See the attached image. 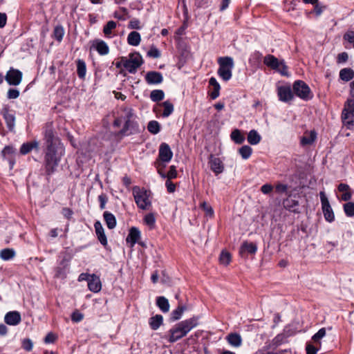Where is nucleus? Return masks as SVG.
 Returning a JSON list of instances; mask_svg holds the SVG:
<instances>
[{
	"label": "nucleus",
	"instance_id": "nucleus-21",
	"mask_svg": "<svg viewBox=\"0 0 354 354\" xmlns=\"http://www.w3.org/2000/svg\"><path fill=\"white\" fill-rule=\"evenodd\" d=\"M225 339L230 346L235 348L240 347L243 342L241 336L237 333H229L226 336Z\"/></svg>",
	"mask_w": 354,
	"mask_h": 354
},
{
	"label": "nucleus",
	"instance_id": "nucleus-48",
	"mask_svg": "<svg viewBox=\"0 0 354 354\" xmlns=\"http://www.w3.org/2000/svg\"><path fill=\"white\" fill-rule=\"evenodd\" d=\"M185 307L184 306H178V308L173 310L171 313V319L174 321L179 319L182 315L183 312L185 310Z\"/></svg>",
	"mask_w": 354,
	"mask_h": 354
},
{
	"label": "nucleus",
	"instance_id": "nucleus-45",
	"mask_svg": "<svg viewBox=\"0 0 354 354\" xmlns=\"http://www.w3.org/2000/svg\"><path fill=\"white\" fill-rule=\"evenodd\" d=\"M239 151L241 157L243 159L246 160L249 158L250 156H251L252 149L248 145H244L239 149Z\"/></svg>",
	"mask_w": 354,
	"mask_h": 354
},
{
	"label": "nucleus",
	"instance_id": "nucleus-60",
	"mask_svg": "<svg viewBox=\"0 0 354 354\" xmlns=\"http://www.w3.org/2000/svg\"><path fill=\"white\" fill-rule=\"evenodd\" d=\"M273 189V186L270 184H265L261 187V191L264 194H269Z\"/></svg>",
	"mask_w": 354,
	"mask_h": 354
},
{
	"label": "nucleus",
	"instance_id": "nucleus-56",
	"mask_svg": "<svg viewBox=\"0 0 354 354\" xmlns=\"http://www.w3.org/2000/svg\"><path fill=\"white\" fill-rule=\"evenodd\" d=\"M177 177V171L176 167L174 165H171L169 167V170L167 174V178L168 179H174Z\"/></svg>",
	"mask_w": 354,
	"mask_h": 354
},
{
	"label": "nucleus",
	"instance_id": "nucleus-30",
	"mask_svg": "<svg viewBox=\"0 0 354 354\" xmlns=\"http://www.w3.org/2000/svg\"><path fill=\"white\" fill-rule=\"evenodd\" d=\"M39 147V142L37 141H33L30 142L24 143L20 148V153L23 155H26L30 152L33 149H37Z\"/></svg>",
	"mask_w": 354,
	"mask_h": 354
},
{
	"label": "nucleus",
	"instance_id": "nucleus-59",
	"mask_svg": "<svg viewBox=\"0 0 354 354\" xmlns=\"http://www.w3.org/2000/svg\"><path fill=\"white\" fill-rule=\"evenodd\" d=\"M165 185L168 192L173 193L175 192L176 185L171 181V179L167 178L165 183Z\"/></svg>",
	"mask_w": 354,
	"mask_h": 354
},
{
	"label": "nucleus",
	"instance_id": "nucleus-26",
	"mask_svg": "<svg viewBox=\"0 0 354 354\" xmlns=\"http://www.w3.org/2000/svg\"><path fill=\"white\" fill-rule=\"evenodd\" d=\"M338 191L342 192L341 198L344 201H349L352 197V191L347 184L340 183L338 186Z\"/></svg>",
	"mask_w": 354,
	"mask_h": 354
},
{
	"label": "nucleus",
	"instance_id": "nucleus-54",
	"mask_svg": "<svg viewBox=\"0 0 354 354\" xmlns=\"http://www.w3.org/2000/svg\"><path fill=\"white\" fill-rule=\"evenodd\" d=\"M147 56L153 58H159L160 57V52L156 47L152 46L147 52Z\"/></svg>",
	"mask_w": 354,
	"mask_h": 354
},
{
	"label": "nucleus",
	"instance_id": "nucleus-5",
	"mask_svg": "<svg viewBox=\"0 0 354 354\" xmlns=\"http://www.w3.org/2000/svg\"><path fill=\"white\" fill-rule=\"evenodd\" d=\"M342 120L348 129L354 128V100L348 99L342 113Z\"/></svg>",
	"mask_w": 354,
	"mask_h": 354
},
{
	"label": "nucleus",
	"instance_id": "nucleus-23",
	"mask_svg": "<svg viewBox=\"0 0 354 354\" xmlns=\"http://www.w3.org/2000/svg\"><path fill=\"white\" fill-rule=\"evenodd\" d=\"M95 233L97 236L98 240L103 245H107L106 236L104 232V228L100 221H96L94 224Z\"/></svg>",
	"mask_w": 354,
	"mask_h": 354
},
{
	"label": "nucleus",
	"instance_id": "nucleus-42",
	"mask_svg": "<svg viewBox=\"0 0 354 354\" xmlns=\"http://www.w3.org/2000/svg\"><path fill=\"white\" fill-rule=\"evenodd\" d=\"M116 23L113 21H109L103 28V32L106 36L110 37L112 30L116 28Z\"/></svg>",
	"mask_w": 354,
	"mask_h": 354
},
{
	"label": "nucleus",
	"instance_id": "nucleus-25",
	"mask_svg": "<svg viewBox=\"0 0 354 354\" xmlns=\"http://www.w3.org/2000/svg\"><path fill=\"white\" fill-rule=\"evenodd\" d=\"M209 86L212 87V91L209 93V96L212 100H215L219 96L221 89L220 84L215 77H211L209 80Z\"/></svg>",
	"mask_w": 354,
	"mask_h": 354
},
{
	"label": "nucleus",
	"instance_id": "nucleus-15",
	"mask_svg": "<svg viewBox=\"0 0 354 354\" xmlns=\"http://www.w3.org/2000/svg\"><path fill=\"white\" fill-rule=\"evenodd\" d=\"M21 321V314L16 310L7 313L4 317V322L10 326H17Z\"/></svg>",
	"mask_w": 354,
	"mask_h": 354
},
{
	"label": "nucleus",
	"instance_id": "nucleus-55",
	"mask_svg": "<svg viewBox=\"0 0 354 354\" xmlns=\"http://www.w3.org/2000/svg\"><path fill=\"white\" fill-rule=\"evenodd\" d=\"M33 344L30 339H24L22 341V348L26 351H30L32 349Z\"/></svg>",
	"mask_w": 354,
	"mask_h": 354
},
{
	"label": "nucleus",
	"instance_id": "nucleus-18",
	"mask_svg": "<svg viewBox=\"0 0 354 354\" xmlns=\"http://www.w3.org/2000/svg\"><path fill=\"white\" fill-rule=\"evenodd\" d=\"M88 288L93 292H98L102 289L100 279L95 274L91 275L88 281Z\"/></svg>",
	"mask_w": 354,
	"mask_h": 354
},
{
	"label": "nucleus",
	"instance_id": "nucleus-49",
	"mask_svg": "<svg viewBox=\"0 0 354 354\" xmlns=\"http://www.w3.org/2000/svg\"><path fill=\"white\" fill-rule=\"evenodd\" d=\"M344 210L346 216H354V203L348 202L344 205Z\"/></svg>",
	"mask_w": 354,
	"mask_h": 354
},
{
	"label": "nucleus",
	"instance_id": "nucleus-28",
	"mask_svg": "<svg viewBox=\"0 0 354 354\" xmlns=\"http://www.w3.org/2000/svg\"><path fill=\"white\" fill-rule=\"evenodd\" d=\"M141 41V36L138 32L132 31L127 37V42L130 46H137Z\"/></svg>",
	"mask_w": 354,
	"mask_h": 354
},
{
	"label": "nucleus",
	"instance_id": "nucleus-17",
	"mask_svg": "<svg viewBox=\"0 0 354 354\" xmlns=\"http://www.w3.org/2000/svg\"><path fill=\"white\" fill-rule=\"evenodd\" d=\"M1 113L6 121L8 129L10 131H12L15 124V115L13 111L9 110L8 109H3Z\"/></svg>",
	"mask_w": 354,
	"mask_h": 354
},
{
	"label": "nucleus",
	"instance_id": "nucleus-29",
	"mask_svg": "<svg viewBox=\"0 0 354 354\" xmlns=\"http://www.w3.org/2000/svg\"><path fill=\"white\" fill-rule=\"evenodd\" d=\"M317 138V134L314 131L309 133H306L301 138V145L302 146L311 145L315 142Z\"/></svg>",
	"mask_w": 354,
	"mask_h": 354
},
{
	"label": "nucleus",
	"instance_id": "nucleus-13",
	"mask_svg": "<svg viewBox=\"0 0 354 354\" xmlns=\"http://www.w3.org/2000/svg\"><path fill=\"white\" fill-rule=\"evenodd\" d=\"M173 153L169 146L166 143H162L159 149L158 158L162 162H169L172 158Z\"/></svg>",
	"mask_w": 354,
	"mask_h": 354
},
{
	"label": "nucleus",
	"instance_id": "nucleus-16",
	"mask_svg": "<svg viewBox=\"0 0 354 354\" xmlns=\"http://www.w3.org/2000/svg\"><path fill=\"white\" fill-rule=\"evenodd\" d=\"M138 131V124L135 119L124 121V125L121 130L120 133L122 135L133 134Z\"/></svg>",
	"mask_w": 354,
	"mask_h": 354
},
{
	"label": "nucleus",
	"instance_id": "nucleus-64",
	"mask_svg": "<svg viewBox=\"0 0 354 354\" xmlns=\"http://www.w3.org/2000/svg\"><path fill=\"white\" fill-rule=\"evenodd\" d=\"M55 339L56 336L53 333H50L45 337L44 342L46 344H50L53 343L55 341Z\"/></svg>",
	"mask_w": 354,
	"mask_h": 354
},
{
	"label": "nucleus",
	"instance_id": "nucleus-14",
	"mask_svg": "<svg viewBox=\"0 0 354 354\" xmlns=\"http://www.w3.org/2000/svg\"><path fill=\"white\" fill-rule=\"evenodd\" d=\"M209 165L212 171L216 175L222 173L224 170V165L221 160L214 156L213 155H211L209 157Z\"/></svg>",
	"mask_w": 354,
	"mask_h": 354
},
{
	"label": "nucleus",
	"instance_id": "nucleus-20",
	"mask_svg": "<svg viewBox=\"0 0 354 354\" xmlns=\"http://www.w3.org/2000/svg\"><path fill=\"white\" fill-rule=\"evenodd\" d=\"M145 81L149 84H158L163 81V77L159 72L149 71L145 75Z\"/></svg>",
	"mask_w": 354,
	"mask_h": 354
},
{
	"label": "nucleus",
	"instance_id": "nucleus-44",
	"mask_svg": "<svg viewBox=\"0 0 354 354\" xmlns=\"http://www.w3.org/2000/svg\"><path fill=\"white\" fill-rule=\"evenodd\" d=\"M165 93L162 90H153L151 92L150 98L153 102H159L163 100Z\"/></svg>",
	"mask_w": 354,
	"mask_h": 354
},
{
	"label": "nucleus",
	"instance_id": "nucleus-9",
	"mask_svg": "<svg viewBox=\"0 0 354 354\" xmlns=\"http://www.w3.org/2000/svg\"><path fill=\"white\" fill-rule=\"evenodd\" d=\"M45 145L46 146H54L62 145L58 138L55 136L53 124L46 123L44 129Z\"/></svg>",
	"mask_w": 354,
	"mask_h": 354
},
{
	"label": "nucleus",
	"instance_id": "nucleus-6",
	"mask_svg": "<svg viewBox=\"0 0 354 354\" xmlns=\"http://www.w3.org/2000/svg\"><path fill=\"white\" fill-rule=\"evenodd\" d=\"M133 194L135 198L136 203L142 209H148L151 205V201L149 198V194L145 189H141L138 187L133 188Z\"/></svg>",
	"mask_w": 354,
	"mask_h": 354
},
{
	"label": "nucleus",
	"instance_id": "nucleus-63",
	"mask_svg": "<svg viewBox=\"0 0 354 354\" xmlns=\"http://www.w3.org/2000/svg\"><path fill=\"white\" fill-rule=\"evenodd\" d=\"M348 55L347 53L343 52L338 55L337 62H339V63L346 62L348 60Z\"/></svg>",
	"mask_w": 354,
	"mask_h": 354
},
{
	"label": "nucleus",
	"instance_id": "nucleus-22",
	"mask_svg": "<svg viewBox=\"0 0 354 354\" xmlns=\"http://www.w3.org/2000/svg\"><path fill=\"white\" fill-rule=\"evenodd\" d=\"M140 238V230L135 227H132L126 239V241L127 243H130V246L133 247L134 245L138 242L139 239Z\"/></svg>",
	"mask_w": 354,
	"mask_h": 354
},
{
	"label": "nucleus",
	"instance_id": "nucleus-2",
	"mask_svg": "<svg viewBox=\"0 0 354 354\" xmlns=\"http://www.w3.org/2000/svg\"><path fill=\"white\" fill-rule=\"evenodd\" d=\"M197 325L198 318L196 317H193L178 323L169 330V342L170 343H174L183 338Z\"/></svg>",
	"mask_w": 354,
	"mask_h": 354
},
{
	"label": "nucleus",
	"instance_id": "nucleus-47",
	"mask_svg": "<svg viewBox=\"0 0 354 354\" xmlns=\"http://www.w3.org/2000/svg\"><path fill=\"white\" fill-rule=\"evenodd\" d=\"M64 35V30L62 26H57L54 28L53 37L57 41H61L63 39Z\"/></svg>",
	"mask_w": 354,
	"mask_h": 354
},
{
	"label": "nucleus",
	"instance_id": "nucleus-11",
	"mask_svg": "<svg viewBox=\"0 0 354 354\" xmlns=\"http://www.w3.org/2000/svg\"><path fill=\"white\" fill-rule=\"evenodd\" d=\"M277 95L279 100L283 102H289L294 98V94L290 86H279Z\"/></svg>",
	"mask_w": 354,
	"mask_h": 354
},
{
	"label": "nucleus",
	"instance_id": "nucleus-37",
	"mask_svg": "<svg viewBox=\"0 0 354 354\" xmlns=\"http://www.w3.org/2000/svg\"><path fill=\"white\" fill-rule=\"evenodd\" d=\"M156 304L163 313H167L169 310V301L164 297H158L156 299Z\"/></svg>",
	"mask_w": 354,
	"mask_h": 354
},
{
	"label": "nucleus",
	"instance_id": "nucleus-12",
	"mask_svg": "<svg viewBox=\"0 0 354 354\" xmlns=\"http://www.w3.org/2000/svg\"><path fill=\"white\" fill-rule=\"evenodd\" d=\"M22 79V73L17 69H10L6 75V80L10 85H19Z\"/></svg>",
	"mask_w": 354,
	"mask_h": 354
},
{
	"label": "nucleus",
	"instance_id": "nucleus-57",
	"mask_svg": "<svg viewBox=\"0 0 354 354\" xmlns=\"http://www.w3.org/2000/svg\"><path fill=\"white\" fill-rule=\"evenodd\" d=\"M128 28L130 29H140V21L137 19H133L130 21Z\"/></svg>",
	"mask_w": 354,
	"mask_h": 354
},
{
	"label": "nucleus",
	"instance_id": "nucleus-40",
	"mask_svg": "<svg viewBox=\"0 0 354 354\" xmlns=\"http://www.w3.org/2000/svg\"><path fill=\"white\" fill-rule=\"evenodd\" d=\"M231 139L236 144H241L243 142L245 138L241 134L239 129L234 130L230 135Z\"/></svg>",
	"mask_w": 354,
	"mask_h": 354
},
{
	"label": "nucleus",
	"instance_id": "nucleus-24",
	"mask_svg": "<svg viewBox=\"0 0 354 354\" xmlns=\"http://www.w3.org/2000/svg\"><path fill=\"white\" fill-rule=\"evenodd\" d=\"M93 47L96 49L97 53L101 55H107L109 52V48L105 41L100 39H96L93 41Z\"/></svg>",
	"mask_w": 354,
	"mask_h": 354
},
{
	"label": "nucleus",
	"instance_id": "nucleus-51",
	"mask_svg": "<svg viewBox=\"0 0 354 354\" xmlns=\"http://www.w3.org/2000/svg\"><path fill=\"white\" fill-rule=\"evenodd\" d=\"M220 262L223 265H228L231 261V255L228 252L223 251L220 255Z\"/></svg>",
	"mask_w": 354,
	"mask_h": 354
},
{
	"label": "nucleus",
	"instance_id": "nucleus-50",
	"mask_svg": "<svg viewBox=\"0 0 354 354\" xmlns=\"http://www.w3.org/2000/svg\"><path fill=\"white\" fill-rule=\"evenodd\" d=\"M326 335V329L324 328H322L318 330L317 333H316L312 337L313 340L317 343L319 344V346L321 345V342L319 340L324 337Z\"/></svg>",
	"mask_w": 354,
	"mask_h": 354
},
{
	"label": "nucleus",
	"instance_id": "nucleus-32",
	"mask_svg": "<svg viewBox=\"0 0 354 354\" xmlns=\"http://www.w3.org/2000/svg\"><path fill=\"white\" fill-rule=\"evenodd\" d=\"M162 316L161 315H156L149 319V324L151 329L157 330L162 324Z\"/></svg>",
	"mask_w": 354,
	"mask_h": 354
},
{
	"label": "nucleus",
	"instance_id": "nucleus-33",
	"mask_svg": "<svg viewBox=\"0 0 354 354\" xmlns=\"http://www.w3.org/2000/svg\"><path fill=\"white\" fill-rule=\"evenodd\" d=\"M120 118L124 121L136 119L134 111L131 107H124L121 110Z\"/></svg>",
	"mask_w": 354,
	"mask_h": 354
},
{
	"label": "nucleus",
	"instance_id": "nucleus-27",
	"mask_svg": "<svg viewBox=\"0 0 354 354\" xmlns=\"http://www.w3.org/2000/svg\"><path fill=\"white\" fill-rule=\"evenodd\" d=\"M283 204L284 207L286 209H288L290 212H295V213L299 212V210L298 208L299 203L297 201L287 198L283 201Z\"/></svg>",
	"mask_w": 354,
	"mask_h": 354
},
{
	"label": "nucleus",
	"instance_id": "nucleus-61",
	"mask_svg": "<svg viewBox=\"0 0 354 354\" xmlns=\"http://www.w3.org/2000/svg\"><path fill=\"white\" fill-rule=\"evenodd\" d=\"M306 350L307 354H317L318 348L310 344H307Z\"/></svg>",
	"mask_w": 354,
	"mask_h": 354
},
{
	"label": "nucleus",
	"instance_id": "nucleus-53",
	"mask_svg": "<svg viewBox=\"0 0 354 354\" xmlns=\"http://www.w3.org/2000/svg\"><path fill=\"white\" fill-rule=\"evenodd\" d=\"M201 207L203 209V211L205 212L206 215L212 216L214 215V210L211 205H209L206 202H203L201 204Z\"/></svg>",
	"mask_w": 354,
	"mask_h": 354
},
{
	"label": "nucleus",
	"instance_id": "nucleus-39",
	"mask_svg": "<svg viewBox=\"0 0 354 354\" xmlns=\"http://www.w3.org/2000/svg\"><path fill=\"white\" fill-rule=\"evenodd\" d=\"M164 108L162 116L167 118L174 111V105L169 101H165L160 104Z\"/></svg>",
	"mask_w": 354,
	"mask_h": 354
},
{
	"label": "nucleus",
	"instance_id": "nucleus-19",
	"mask_svg": "<svg viewBox=\"0 0 354 354\" xmlns=\"http://www.w3.org/2000/svg\"><path fill=\"white\" fill-rule=\"evenodd\" d=\"M257 250V246L254 243L244 241L239 250L241 257H245L247 254H254Z\"/></svg>",
	"mask_w": 354,
	"mask_h": 354
},
{
	"label": "nucleus",
	"instance_id": "nucleus-34",
	"mask_svg": "<svg viewBox=\"0 0 354 354\" xmlns=\"http://www.w3.org/2000/svg\"><path fill=\"white\" fill-rule=\"evenodd\" d=\"M339 77L345 82H348L354 77V71L349 68H345L340 71Z\"/></svg>",
	"mask_w": 354,
	"mask_h": 354
},
{
	"label": "nucleus",
	"instance_id": "nucleus-3",
	"mask_svg": "<svg viewBox=\"0 0 354 354\" xmlns=\"http://www.w3.org/2000/svg\"><path fill=\"white\" fill-rule=\"evenodd\" d=\"M219 65L218 75L223 81H228L232 78V69L234 64V60L230 57H221L218 59Z\"/></svg>",
	"mask_w": 354,
	"mask_h": 354
},
{
	"label": "nucleus",
	"instance_id": "nucleus-46",
	"mask_svg": "<svg viewBox=\"0 0 354 354\" xmlns=\"http://www.w3.org/2000/svg\"><path fill=\"white\" fill-rule=\"evenodd\" d=\"M147 129L150 133H151L153 134H157L160 131V124L157 121H155V120L150 121L148 123Z\"/></svg>",
	"mask_w": 354,
	"mask_h": 354
},
{
	"label": "nucleus",
	"instance_id": "nucleus-58",
	"mask_svg": "<svg viewBox=\"0 0 354 354\" xmlns=\"http://www.w3.org/2000/svg\"><path fill=\"white\" fill-rule=\"evenodd\" d=\"M19 95V91L15 88H10L8 91V98L9 99H16Z\"/></svg>",
	"mask_w": 354,
	"mask_h": 354
},
{
	"label": "nucleus",
	"instance_id": "nucleus-43",
	"mask_svg": "<svg viewBox=\"0 0 354 354\" xmlns=\"http://www.w3.org/2000/svg\"><path fill=\"white\" fill-rule=\"evenodd\" d=\"M114 17L122 21L126 20L129 18L127 9L123 7L120 8L119 10L114 12Z\"/></svg>",
	"mask_w": 354,
	"mask_h": 354
},
{
	"label": "nucleus",
	"instance_id": "nucleus-52",
	"mask_svg": "<svg viewBox=\"0 0 354 354\" xmlns=\"http://www.w3.org/2000/svg\"><path fill=\"white\" fill-rule=\"evenodd\" d=\"M288 186L287 185L277 183L275 185V192L279 194H288Z\"/></svg>",
	"mask_w": 354,
	"mask_h": 354
},
{
	"label": "nucleus",
	"instance_id": "nucleus-35",
	"mask_svg": "<svg viewBox=\"0 0 354 354\" xmlns=\"http://www.w3.org/2000/svg\"><path fill=\"white\" fill-rule=\"evenodd\" d=\"M248 142L252 145L260 142L261 137L256 130H251L248 135Z\"/></svg>",
	"mask_w": 354,
	"mask_h": 354
},
{
	"label": "nucleus",
	"instance_id": "nucleus-62",
	"mask_svg": "<svg viewBox=\"0 0 354 354\" xmlns=\"http://www.w3.org/2000/svg\"><path fill=\"white\" fill-rule=\"evenodd\" d=\"M98 200L100 201V207L101 209H103L105 208V205L107 201V197L105 194H101L98 196Z\"/></svg>",
	"mask_w": 354,
	"mask_h": 354
},
{
	"label": "nucleus",
	"instance_id": "nucleus-41",
	"mask_svg": "<svg viewBox=\"0 0 354 354\" xmlns=\"http://www.w3.org/2000/svg\"><path fill=\"white\" fill-rule=\"evenodd\" d=\"M15 254V251L10 248L3 249L0 252V257L5 261L12 259Z\"/></svg>",
	"mask_w": 354,
	"mask_h": 354
},
{
	"label": "nucleus",
	"instance_id": "nucleus-31",
	"mask_svg": "<svg viewBox=\"0 0 354 354\" xmlns=\"http://www.w3.org/2000/svg\"><path fill=\"white\" fill-rule=\"evenodd\" d=\"M103 217L108 228L111 230L115 228L116 226V218L112 213L106 211L103 214Z\"/></svg>",
	"mask_w": 354,
	"mask_h": 354
},
{
	"label": "nucleus",
	"instance_id": "nucleus-7",
	"mask_svg": "<svg viewBox=\"0 0 354 354\" xmlns=\"http://www.w3.org/2000/svg\"><path fill=\"white\" fill-rule=\"evenodd\" d=\"M142 64L143 59L140 53H131L128 57H125L124 69L129 73L134 74Z\"/></svg>",
	"mask_w": 354,
	"mask_h": 354
},
{
	"label": "nucleus",
	"instance_id": "nucleus-1",
	"mask_svg": "<svg viewBox=\"0 0 354 354\" xmlns=\"http://www.w3.org/2000/svg\"><path fill=\"white\" fill-rule=\"evenodd\" d=\"M64 154V147L63 145L46 147L44 167L48 175H50L55 171Z\"/></svg>",
	"mask_w": 354,
	"mask_h": 354
},
{
	"label": "nucleus",
	"instance_id": "nucleus-10",
	"mask_svg": "<svg viewBox=\"0 0 354 354\" xmlns=\"http://www.w3.org/2000/svg\"><path fill=\"white\" fill-rule=\"evenodd\" d=\"M319 195L324 218L327 221L332 222L335 219V215L330 205L329 201L324 192H321Z\"/></svg>",
	"mask_w": 354,
	"mask_h": 354
},
{
	"label": "nucleus",
	"instance_id": "nucleus-36",
	"mask_svg": "<svg viewBox=\"0 0 354 354\" xmlns=\"http://www.w3.org/2000/svg\"><path fill=\"white\" fill-rule=\"evenodd\" d=\"M86 73V63L82 59L77 60V73L80 79H84Z\"/></svg>",
	"mask_w": 354,
	"mask_h": 354
},
{
	"label": "nucleus",
	"instance_id": "nucleus-38",
	"mask_svg": "<svg viewBox=\"0 0 354 354\" xmlns=\"http://www.w3.org/2000/svg\"><path fill=\"white\" fill-rule=\"evenodd\" d=\"M144 223L150 230H153L156 226V218L153 213H149L144 217Z\"/></svg>",
	"mask_w": 354,
	"mask_h": 354
},
{
	"label": "nucleus",
	"instance_id": "nucleus-4",
	"mask_svg": "<svg viewBox=\"0 0 354 354\" xmlns=\"http://www.w3.org/2000/svg\"><path fill=\"white\" fill-rule=\"evenodd\" d=\"M263 63L270 68L276 71L283 76H289L288 66L283 60H279L272 55H267L263 58Z\"/></svg>",
	"mask_w": 354,
	"mask_h": 354
},
{
	"label": "nucleus",
	"instance_id": "nucleus-8",
	"mask_svg": "<svg viewBox=\"0 0 354 354\" xmlns=\"http://www.w3.org/2000/svg\"><path fill=\"white\" fill-rule=\"evenodd\" d=\"M293 91L297 96L304 100H308L313 97L309 86L303 81H295L293 84Z\"/></svg>",
	"mask_w": 354,
	"mask_h": 354
}]
</instances>
